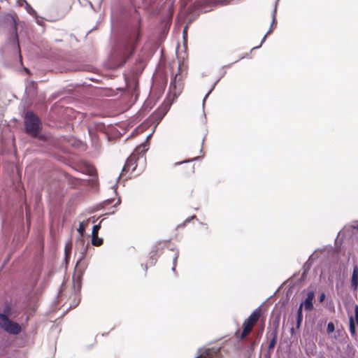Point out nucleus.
I'll return each mask as SVG.
<instances>
[{
	"mask_svg": "<svg viewBox=\"0 0 358 358\" xmlns=\"http://www.w3.org/2000/svg\"><path fill=\"white\" fill-rule=\"evenodd\" d=\"M325 299V294L322 292L320 296H319V301L322 302Z\"/></svg>",
	"mask_w": 358,
	"mask_h": 358,
	"instance_id": "nucleus-32",
	"label": "nucleus"
},
{
	"mask_svg": "<svg viewBox=\"0 0 358 358\" xmlns=\"http://www.w3.org/2000/svg\"><path fill=\"white\" fill-rule=\"evenodd\" d=\"M187 26H185L183 29V38L185 39L187 36Z\"/></svg>",
	"mask_w": 358,
	"mask_h": 358,
	"instance_id": "nucleus-33",
	"label": "nucleus"
},
{
	"mask_svg": "<svg viewBox=\"0 0 358 358\" xmlns=\"http://www.w3.org/2000/svg\"><path fill=\"white\" fill-rule=\"evenodd\" d=\"M78 303V301L75 302L73 305L71 304L69 308H75Z\"/></svg>",
	"mask_w": 358,
	"mask_h": 358,
	"instance_id": "nucleus-37",
	"label": "nucleus"
},
{
	"mask_svg": "<svg viewBox=\"0 0 358 358\" xmlns=\"http://www.w3.org/2000/svg\"><path fill=\"white\" fill-rule=\"evenodd\" d=\"M97 3H98V5H99V7L100 8L101 5V3H102V0H98Z\"/></svg>",
	"mask_w": 358,
	"mask_h": 358,
	"instance_id": "nucleus-41",
	"label": "nucleus"
},
{
	"mask_svg": "<svg viewBox=\"0 0 358 358\" xmlns=\"http://www.w3.org/2000/svg\"><path fill=\"white\" fill-rule=\"evenodd\" d=\"M194 358H203V356L201 355H198L196 357Z\"/></svg>",
	"mask_w": 358,
	"mask_h": 358,
	"instance_id": "nucleus-43",
	"label": "nucleus"
},
{
	"mask_svg": "<svg viewBox=\"0 0 358 358\" xmlns=\"http://www.w3.org/2000/svg\"><path fill=\"white\" fill-rule=\"evenodd\" d=\"M225 73H226V72H225V71H224V72H223V73H222V76H223L225 74Z\"/></svg>",
	"mask_w": 358,
	"mask_h": 358,
	"instance_id": "nucleus-51",
	"label": "nucleus"
},
{
	"mask_svg": "<svg viewBox=\"0 0 358 358\" xmlns=\"http://www.w3.org/2000/svg\"><path fill=\"white\" fill-rule=\"evenodd\" d=\"M280 326V316H277L274 318L273 323H272V327L273 329H279Z\"/></svg>",
	"mask_w": 358,
	"mask_h": 358,
	"instance_id": "nucleus-19",
	"label": "nucleus"
},
{
	"mask_svg": "<svg viewBox=\"0 0 358 358\" xmlns=\"http://www.w3.org/2000/svg\"><path fill=\"white\" fill-rule=\"evenodd\" d=\"M0 328L11 335H18L22 331V327L18 323L4 315H0Z\"/></svg>",
	"mask_w": 358,
	"mask_h": 358,
	"instance_id": "nucleus-5",
	"label": "nucleus"
},
{
	"mask_svg": "<svg viewBox=\"0 0 358 358\" xmlns=\"http://www.w3.org/2000/svg\"><path fill=\"white\" fill-rule=\"evenodd\" d=\"M120 203H121V200H120V198H118V199H117V202H116V203H115V204L113 205V207H115L117 205L120 204Z\"/></svg>",
	"mask_w": 358,
	"mask_h": 358,
	"instance_id": "nucleus-36",
	"label": "nucleus"
},
{
	"mask_svg": "<svg viewBox=\"0 0 358 358\" xmlns=\"http://www.w3.org/2000/svg\"><path fill=\"white\" fill-rule=\"evenodd\" d=\"M65 252H66V254H67V252H68L67 246H66V248H65Z\"/></svg>",
	"mask_w": 358,
	"mask_h": 358,
	"instance_id": "nucleus-48",
	"label": "nucleus"
},
{
	"mask_svg": "<svg viewBox=\"0 0 358 358\" xmlns=\"http://www.w3.org/2000/svg\"><path fill=\"white\" fill-rule=\"evenodd\" d=\"M17 4L20 6H24V3H22V2H19L17 1Z\"/></svg>",
	"mask_w": 358,
	"mask_h": 358,
	"instance_id": "nucleus-40",
	"label": "nucleus"
},
{
	"mask_svg": "<svg viewBox=\"0 0 358 358\" xmlns=\"http://www.w3.org/2000/svg\"><path fill=\"white\" fill-rule=\"evenodd\" d=\"M114 213H115V211H113V212L110 213V214H111V215L114 214Z\"/></svg>",
	"mask_w": 358,
	"mask_h": 358,
	"instance_id": "nucleus-50",
	"label": "nucleus"
},
{
	"mask_svg": "<svg viewBox=\"0 0 358 358\" xmlns=\"http://www.w3.org/2000/svg\"><path fill=\"white\" fill-rule=\"evenodd\" d=\"M89 5L90 6V7H91L92 9H94V8H93V5H92V3L91 2H89Z\"/></svg>",
	"mask_w": 358,
	"mask_h": 358,
	"instance_id": "nucleus-46",
	"label": "nucleus"
},
{
	"mask_svg": "<svg viewBox=\"0 0 358 358\" xmlns=\"http://www.w3.org/2000/svg\"><path fill=\"white\" fill-rule=\"evenodd\" d=\"M157 250H152L150 253V259L148 262V264L146 265L141 264V266L144 268V269L146 271L148 268V265L153 266L155 264L157 259Z\"/></svg>",
	"mask_w": 358,
	"mask_h": 358,
	"instance_id": "nucleus-12",
	"label": "nucleus"
},
{
	"mask_svg": "<svg viewBox=\"0 0 358 358\" xmlns=\"http://www.w3.org/2000/svg\"><path fill=\"white\" fill-rule=\"evenodd\" d=\"M113 201V199H108L103 201L104 205H109Z\"/></svg>",
	"mask_w": 358,
	"mask_h": 358,
	"instance_id": "nucleus-31",
	"label": "nucleus"
},
{
	"mask_svg": "<svg viewBox=\"0 0 358 358\" xmlns=\"http://www.w3.org/2000/svg\"><path fill=\"white\" fill-rule=\"evenodd\" d=\"M230 66H231V64H227V65L223 66V68H224V67H229Z\"/></svg>",
	"mask_w": 358,
	"mask_h": 358,
	"instance_id": "nucleus-49",
	"label": "nucleus"
},
{
	"mask_svg": "<svg viewBox=\"0 0 358 358\" xmlns=\"http://www.w3.org/2000/svg\"><path fill=\"white\" fill-rule=\"evenodd\" d=\"M11 313V308L9 305H6L3 307V313H0V315H4L6 317H8Z\"/></svg>",
	"mask_w": 358,
	"mask_h": 358,
	"instance_id": "nucleus-18",
	"label": "nucleus"
},
{
	"mask_svg": "<svg viewBox=\"0 0 358 358\" xmlns=\"http://www.w3.org/2000/svg\"><path fill=\"white\" fill-rule=\"evenodd\" d=\"M261 315V310L260 306L254 310L250 316L244 320L243 324L246 325H249L252 328L255 325V324L258 321L259 317Z\"/></svg>",
	"mask_w": 358,
	"mask_h": 358,
	"instance_id": "nucleus-7",
	"label": "nucleus"
},
{
	"mask_svg": "<svg viewBox=\"0 0 358 358\" xmlns=\"http://www.w3.org/2000/svg\"><path fill=\"white\" fill-rule=\"evenodd\" d=\"M343 358H346V357H343Z\"/></svg>",
	"mask_w": 358,
	"mask_h": 358,
	"instance_id": "nucleus-52",
	"label": "nucleus"
},
{
	"mask_svg": "<svg viewBox=\"0 0 358 358\" xmlns=\"http://www.w3.org/2000/svg\"><path fill=\"white\" fill-rule=\"evenodd\" d=\"M78 232L80 234L79 239L82 241H83V236L84 234V232L85 231V227L84 225V222H80L79 224V227L77 229Z\"/></svg>",
	"mask_w": 358,
	"mask_h": 358,
	"instance_id": "nucleus-17",
	"label": "nucleus"
},
{
	"mask_svg": "<svg viewBox=\"0 0 358 358\" xmlns=\"http://www.w3.org/2000/svg\"><path fill=\"white\" fill-rule=\"evenodd\" d=\"M278 1L279 0H276L275 2V7H274V9L272 12V17H273V20H272V22L271 24V27H272V25L276 21V12H277V6H278ZM271 31V27H270L269 30L266 33V34L263 36L262 41H261V43H260V45H257V46H255L254 48H252L251 49V51H252L253 50H255V49H257V48H259L261 46H262V44L264 42L265 39H266V36Z\"/></svg>",
	"mask_w": 358,
	"mask_h": 358,
	"instance_id": "nucleus-10",
	"label": "nucleus"
},
{
	"mask_svg": "<svg viewBox=\"0 0 358 358\" xmlns=\"http://www.w3.org/2000/svg\"><path fill=\"white\" fill-rule=\"evenodd\" d=\"M93 173H94V169H92L91 171H90V175H93Z\"/></svg>",
	"mask_w": 358,
	"mask_h": 358,
	"instance_id": "nucleus-45",
	"label": "nucleus"
},
{
	"mask_svg": "<svg viewBox=\"0 0 358 358\" xmlns=\"http://www.w3.org/2000/svg\"><path fill=\"white\" fill-rule=\"evenodd\" d=\"M137 166V164H136V156L135 155H131L129 156L126 162H125V164L124 166H123L122 169V173L117 177V181L115 183H114L111 187H114L118 180L120 179L121 175H122L124 172L129 171L131 168L132 169V171H134L136 169Z\"/></svg>",
	"mask_w": 358,
	"mask_h": 358,
	"instance_id": "nucleus-6",
	"label": "nucleus"
},
{
	"mask_svg": "<svg viewBox=\"0 0 358 358\" xmlns=\"http://www.w3.org/2000/svg\"><path fill=\"white\" fill-rule=\"evenodd\" d=\"M243 329L240 335V339H244L252 330V328L249 325L243 324Z\"/></svg>",
	"mask_w": 358,
	"mask_h": 358,
	"instance_id": "nucleus-15",
	"label": "nucleus"
},
{
	"mask_svg": "<svg viewBox=\"0 0 358 358\" xmlns=\"http://www.w3.org/2000/svg\"><path fill=\"white\" fill-rule=\"evenodd\" d=\"M303 308H304V306L301 303H300L297 309L296 315L303 316Z\"/></svg>",
	"mask_w": 358,
	"mask_h": 358,
	"instance_id": "nucleus-27",
	"label": "nucleus"
},
{
	"mask_svg": "<svg viewBox=\"0 0 358 358\" xmlns=\"http://www.w3.org/2000/svg\"><path fill=\"white\" fill-rule=\"evenodd\" d=\"M247 56H248V55H247V54H246V55H243V56H242L239 59L236 60L235 62H238L239 60H241V59H244V58H245V57H246Z\"/></svg>",
	"mask_w": 358,
	"mask_h": 358,
	"instance_id": "nucleus-39",
	"label": "nucleus"
},
{
	"mask_svg": "<svg viewBox=\"0 0 358 358\" xmlns=\"http://www.w3.org/2000/svg\"><path fill=\"white\" fill-rule=\"evenodd\" d=\"M276 342H277V340L271 338V341H270L268 346V350L273 348L276 344Z\"/></svg>",
	"mask_w": 358,
	"mask_h": 358,
	"instance_id": "nucleus-28",
	"label": "nucleus"
},
{
	"mask_svg": "<svg viewBox=\"0 0 358 358\" xmlns=\"http://www.w3.org/2000/svg\"><path fill=\"white\" fill-rule=\"evenodd\" d=\"M352 228L358 230V221H355L353 222V224L352 225Z\"/></svg>",
	"mask_w": 358,
	"mask_h": 358,
	"instance_id": "nucleus-34",
	"label": "nucleus"
},
{
	"mask_svg": "<svg viewBox=\"0 0 358 358\" xmlns=\"http://www.w3.org/2000/svg\"><path fill=\"white\" fill-rule=\"evenodd\" d=\"M351 287L354 290H357L358 288V266L355 265L351 275Z\"/></svg>",
	"mask_w": 358,
	"mask_h": 358,
	"instance_id": "nucleus-11",
	"label": "nucleus"
},
{
	"mask_svg": "<svg viewBox=\"0 0 358 358\" xmlns=\"http://www.w3.org/2000/svg\"><path fill=\"white\" fill-rule=\"evenodd\" d=\"M358 325V305L355 306V316L352 315L349 317V326H357Z\"/></svg>",
	"mask_w": 358,
	"mask_h": 358,
	"instance_id": "nucleus-13",
	"label": "nucleus"
},
{
	"mask_svg": "<svg viewBox=\"0 0 358 358\" xmlns=\"http://www.w3.org/2000/svg\"><path fill=\"white\" fill-rule=\"evenodd\" d=\"M315 297V293L313 291H310L308 292L306 298L305 300L301 303L304 306V310L307 312H310L313 310V299Z\"/></svg>",
	"mask_w": 358,
	"mask_h": 358,
	"instance_id": "nucleus-9",
	"label": "nucleus"
},
{
	"mask_svg": "<svg viewBox=\"0 0 358 358\" xmlns=\"http://www.w3.org/2000/svg\"><path fill=\"white\" fill-rule=\"evenodd\" d=\"M269 334H270V336L271 337V339L277 340L278 335V330L271 329Z\"/></svg>",
	"mask_w": 358,
	"mask_h": 358,
	"instance_id": "nucleus-21",
	"label": "nucleus"
},
{
	"mask_svg": "<svg viewBox=\"0 0 358 358\" xmlns=\"http://www.w3.org/2000/svg\"><path fill=\"white\" fill-rule=\"evenodd\" d=\"M335 330V327L333 322H330L327 324V331L330 334L333 333Z\"/></svg>",
	"mask_w": 358,
	"mask_h": 358,
	"instance_id": "nucleus-22",
	"label": "nucleus"
},
{
	"mask_svg": "<svg viewBox=\"0 0 358 358\" xmlns=\"http://www.w3.org/2000/svg\"><path fill=\"white\" fill-rule=\"evenodd\" d=\"M304 265H306V271H307V270L309 268V266H307V264H305Z\"/></svg>",
	"mask_w": 358,
	"mask_h": 358,
	"instance_id": "nucleus-47",
	"label": "nucleus"
},
{
	"mask_svg": "<svg viewBox=\"0 0 358 358\" xmlns=\"http://www.w3.org/2000/svg\"><path fill=\"white\" fill-rule=\"evenodd\" d=\"M24 124L26 133L34 137L37 136L42 129L41 120L30 110L25 113Z\"/></svg>",
	"mask_w": 358,
	"mask_h": 358,
	"instance_id": "nucleus-4",
	"label": "nucleus"
},
{
	"mask_svg": "<svg viewBox=\"0 0 358 358\" xmlns=\"http://www.w3.org/2000/svg\"><path fill=\"white\" fill-rule=\"evenodd\" d=\"M196 215H192L189 217H187L183 222V225H185L187 223L189 222L192 220H194V219H196Z\"/></svg>",
	"mask_w": 358,
	"mask_h": 358,
	"instance_id": "nucleus-29",
	"label": "nucleus"
},
{
	"mask_svg": "<svg viewBox=\"0 0 358 358\" xmlns=\"http://www.w3.org/2000/svg\"><path fill=\"white\" fill-rule=\"evenodd\" d=\"M8 29L10 35H13L10 43L18 51L20 57H21L19 38L17 32V22L13 15L6 13L0 15V29Z\"/></svg>",
	"mask_w": 358,
	"mask_h": 358,
	"instance_id": "nucleus-3",
	"label": "nucleus"
},
{
	"mask_svg": "<svg viewBox=\"0 0 358 358\" xmlns=\"http://www.w3.org/2000/svg\"><path fill=\"white\" fill-rule=\"evenodd\" d=\"M303 273L301 275L302 278H303L306 275V265L303 266Z\"/></svg>",
	"mask_w": 358,
	"mask_h": 358,
	"instance_id": "nucleus-35",
	"label": "nucleus"
},
{
	"mask_svg": "<svg viewBox=\"0 0 358 358\" xmlns=\"http://www.w3.org/2000/svg\"><path fill=\"white\" fill-rule=\"evenodd\" d=\"M171 250L174 251V256H173V268H172V271H175L176 266V264H177V260H178V257H179V250L178 249L174 250L173 248H171Z\"/></svg>",
	"mask_w": 358,
	"mask_h": 358,
	"instance_id": "nucleus-16",
	"label": "nucleus"
},
{
	"mask_svg": "<svg viewBox=\"0 0 358 358\" xmlns=\"http://www.w3.org/2000/svg\"><path fill=\"white\" fill-rule=\"evenodd\" d=\"M153 132H154V131H152L151 134H150L147 136V138H146V139H147V140H148V139L151 137V136L152 135Z\"/></svg>",
	"mask_w": 358,
	"mask_h": 358,
	"instance_id": "nucleus-42",
	"label": "nucleus"
},
{
	"mask_svg": "<svg viewBox=\"0 0 358 358\" xmlns=\"http://www.w3.org/2000/svg\"><path fill=\"white\" fill-rule=\"evenodd\" d=\"M76 285L78 286V289H80L81 286V275H78L76 279Z\"/></svg>",
	"mask_w": 358,
	"mask_h": 358,
	"instance_id": "nucleus-30",
	"label": "nucleus"
},
{
	"mask_svg": "<svg viewBox=\"0 0 358 358\" xmlns=\"http://www.w3.org/2000/svg\"><path fill=\"white\" fill-rule=\"evenodd\" d=\"M17 1L24 3V9L29 14L36 16V11L26 0H17Z\"/></svg>",
	"mask_w": 358,
	"mask_h": 358,
	"instance_id": "nucleus-14",
	"label": "nucleus"
},
{
	"mask_svg": "<svg viewBox=\"0 0 358 358\" xmlns=\"http://www.w3.org/2000/svg\"><path fill=\"white\" fill-rule=\"evenodd\" d=\"M24 71H25L27 73H29V72H30V71H29V70L28 69H27V68H24Z\"/></svg>",
	"mask_w": 358,
	"mask_h": 358,
	"instance_id": "nucleus-44",
	"label": "nucleus"
},
{
	"mask_svg": "<svg viewBox=\"0 0 358 358\" xmlns=\"http://www.w3.org/2000/svg\"><path fill=\"white\" fill-rule=\"evenodd\" d=\"M101 228L100 224H95L92 227V244L94 246H100L103 244V240L98 236L99 230Z\"/></svg>",
	"mask_w": 358,
	"mask_h": 358,
	"instance_id": "nucleus-8",
	"label": "nucleus"
},
{
	"mask_svg": "<svg viewBox=\"0 0 358 358\" xmlns=\"http://www.w3.org/2000/svg\"><path fill=\"white\" fill-rule=\"evenodd\" d=\"M168 12L169 17L171 18L173 13V3L168 5Z\"/></svg>",
	"mask_w": 358,
	"mask_h": 358,
	"instance_id": "nucleus-26",
	"label": "nucleus"
},
{
	"mask_svg": "<svg viewBox=\"0 0 358 358\" xmlns=\"http://www.w3.org/2000/svg\"><path fill=\"white\" fill-rule=\"evenodd\" d=\"M356 327L357 326H349L350 334L354 339H357Z\"/></svg>",
	"mask_w": 358,
	"mask_h": 358,
	"instance_id": "nucleus-20",
	"label": "nucleus"
},
{
	"mask_svg": "<svg viewBox=\"0 0 358 358\" xmlns=\"http://www.w3.org/2000/svg\"><path fill=\"white\" fill-rule=\"evenodd\" d=\"M295 333V331H294V327H292L291 329H290V334L291 335H294Z\"/></svg>",
	"mask_w": 358,
	"mask_h": 358,
	"instance_id": "nucleus-38",
	"label": "nucleus"
},
{
	"mask_svg": "<svg viewBox=\"0 0 358 358\" xmlns=\"http://www.w3.org/2000/svg\"><path fill=\"white\" fill-rule=\"evenodd\" d=\"M197 159H198V157H194V158H193L192 159H186V160H184V161H182V162H178L175 163V166H179V165H181L182 164L189 163L190 162L196 160Z\"/></svg>",
	"mask_w": 358,
	"mask_h": 358,
	"instance_id": "nucleus-24",
	"label": "nucleus"
},
{
	"mask_svg": "<svg viewBox=\"0 0 358 358\" xmlns=\"http://www.w3.org/2000/svg\"><path fill=\"white\" fill-rule=\"evenodd\" d=\"M177 73L171 80L169 85V97L152 115V120L157 122V124L164 118L165 115L169 110L171 104L175 99L180 94L182 91V85L180 83V78L178 79Z\"/></svg>",
	"mask_w": 358,
	"mask_h": 358,
	"instance_id": "nucleus-2",
	"label": "nucleus"
},
{
	"mask_svg": "<svg viewBox=\"0 0 358 358\" xmlns=\"http://www.w3.org/2000/svg\"><path fill=\"white\" fill-rule=\"evenodd\" d=\"M219 81V79L213 84V87H211V89L208 92V93L205 95L203 99V101H202V106L203 107L204 106V103H205V101L206 99H207V97L209 96V94L211 93V92L213 91V88L215 87V86L216 85V84L217 83V82Z\"/></svg>",
	"mask_w": 358,
	"mask_h": 358,
	"instance_id": "nucleus-23",
	"label": "nucleus"
},
{
	"mask_svg": "<svg viewBox=\"0 0 358 358\" xmlns=\"http://www.w3.org/2000/svg\"><path fill=\"white\" fill-rule=\"evenodd\" d=\"M140 37L139 31L133 29L126 31L113 47L110 60L114 68L122 66L134 54Z\"/></svg>",
	"mask_w": 358,
	"mask_h": 358,
	"instance_id": "nucleus-1",
	"label": "nucleus"
},
{
	"mask_svg": "<svg viewBox=\"0 0 358 358\" xmlns=\"http://www.w3.org/2000/svg\"><path fill=\"white\" fill-rule=\"evenodd\" d=\"M303 320V316L296 315V328L299 329Z\"/></svg>",
	"mask_w": 358,
	"mask_h": 358,
	"instance_id": "nucleus-25",
	"label": "nucleus"
}]
</instances>
